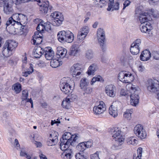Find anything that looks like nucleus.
Returning a JSON list of instances; mask_svg holds the SVG:
<instances>
[{"label": "nucleus", "instance_id": "2", "mask_svg": "<svg viewBox=\"0 0 159 159\" xmlns=\"http://www.w3.org/2000/svg\"><path fill=\"white\" fill-rule=\"evenodd\" d=\"M109 132L112 135L113 139L116 141V144L114 146L117 147L121 145L124 141L123 132L120 128L115 127L110 129Z\"/></svg>", "mask_w": 159, "mask_h": 159}, {"label": "nucleus", "instance_id": "38", "mask_svg": "<svg viewBox=\"0 0 159 159\" xmlns=\"http://www.w3.org/2000/svg\"><path fill=\"white\" fill-rule=\"evenodd\" d=\"M142 148H139L137 149V155H134L133 159H141L142 156Z\"/></svg>", "mask_w": 159, "mask_h": 159}, {"label": "nucleus", "instance_id": "62", "mask_svg": "<svg viewBox=\"0 0 159 159\" xmlns=\"http://www.w3.org/2000/svg\"><path fill=\"white\" fill-rule=\"evenodd\" d=\"M77 96L76 94H71L70 95V100H71L72 101H75L77 99Z\"/></svg>", "mask_w": 159, "mask_h": 159}, {"label": "nucleus", "instance_id": "19", "mask_svg": "<svg viewBox=\"0 0 159 159\" xmlns=\"http://www.w3.org/2000/svg\"><path fill=\"white\" fill-rule=\"evenodd\" d=\"M44 53V50L39 47L34 50L33 55L35 58H39Z\"/></svg>", "mask_w": 159, "mask_h": 159}, {"label": "nucleus", "instance_id": "17", "mask_svg": "<svg viewBox=\"0 0 159 159\" xmlns=\"http://www.w3.org/2000/svg\"><path fill=\"white\" fill-rule=\"evenodd\" d=\"M63 20V16L60 12V14H58L57 17H56V18L52 19V24L54 26H59L62 24Z\"/></svg>", "mask_w": 159, "mask_h": 159}, {"label": "nucleus", "instance_id": "18", "mask_svg": "<svg viewBox=\"0 0 159 159\" xmlns=\"http://www.w3.org/2000/svg\"><path fill=\"white\" fill-rule=\"evenodd\" d=\"M151 53L148 50H145L143 51L140 56V59L143 61L148 60L150 58Z\"/></svg>", "mask_w": 159, "mask_h": 159}, {"label": "nucleus", "instance_id": "39", "mask_svg": "<svg viewBox=\"0 0 159 159\" xmlns=\"http://www.w3.org/2000/svg\"><path fill=\"white\" fill-rule=\"evenodd\" d=\"M104 80L100 75H98L97 76L93 77L90 82V84L91 85H93L95 82L97 81H103Z\"/></svg>", "mask_w": 159, "mask_h": 159}, {"label": "nucleus", "instance_id": "54", "mask_svg": "<svg viewBox=\"0 0 159 159\" xmlns=\"http://www.w3.org/2000/svg\"><path fill=\"white\" fill-rule=\"evenodd\" d=\"M152 55L154 59L156 60H159V52H154L152 53Z\"/></svg>", "mask_w": 159, "mask_h": 159}, {"label": "nucleus", "instance_id": "20", "mask_svg": "<svg viewBox=\"0 0 159 159\" xmlns=\"http://www.w3.org/2000/svg\"><path fill=\"white\" fill-rule=\"evenodd\" d=\"M80 49L78 45L75 44L73 45L70 50V55L75 56L79 53Z\"/></svg>", "mask_w": 159, "mask_h": 159}, {"label": "nucleus", "instance_id": "53", "mask_svg": "<svg viewBox=\"0 0 159 159\" xmlns=\"http://www.w3.org/2000/svg\"><path fill=\"white\" fill-rule=\"evenodd\" d=\"M91 159H100L99 157L98 152H97L90 156Z\"/></svg>", "mask_w": 159, "mask_h": 159}, {"label": "nucleus", "instance_id": "35", "mask_svg": "<svg viewBox=\"0 0 159 159\" xmlns=\"http://www.w3.org/2000/svg\"><path fill=\"white\" fill-rule=\"evenodd\" d=\"M132 112L133 111L132 109H127L126 111L124 113V117L127 120H130L131 118V114L132 113Z\"/></svg>", "mask_w": 159, "mask_h": 159}, {"label": "nucleus", "instance_id": "46", "mask_svg": "<svg viewBox=\"0 0 159 159\" xmlns=\"http://www.w3.org/2000/svg\"><path fill=\"white\" fill-rule=\"evenodd\" d=\"M75 157L76 159H86L87 158V156L84 154L83 152L77 153Z\"/></svg>", "mask_w": 159, "mask_h": 159}, {"label": "nucleus", "instance_id": "34", "mask_svg": "<svg viewBox=\"0 0 159 159\" xmlns=\"http://www.w3.org/2000/svg\"><path fill=\"white\" fill-rule=\"evenodd\" d=\"M12 89L16 93H18L21 90V85L19 83H17L12 85Z\"/></svg>", "mask_w": 159, "mask_h": 159}, {"label": "nucleus", "instance_id": "56", "mask_svg": "<svg viewBox=\"0 0 159 159\" xmlns=\"http://www.w3.org/2000/svg\"><path fill=\"white\" fill-rule=\"evenodd\" d=\"M58 14H60V12L55 11L52 13L50 16L52 19H55L56 17H57Z\"/></svg>", "mask_w": 159, "mask_h": 159}, {"label": "nucleus", "instance_id": "43", "mask_svg": "<svg viewBox=\"0 0 159 159\" xmlns=\"http://www.w3.org/2000/svg\"><path fill=\"white\" fill-rule=\"evenodd\" d=\"M86 34H83V33L79 32H78L77 36V40L79 41H83L86 36Z\"/></svg>", "mask_w": 159, "mask_h": 159}, {"label": "nucleus", "instance_id": "14", "mask_svg": "<svg viewBox=\"0 0 159 159\" xmlns=\"http://www.w3.org/2000/svg\"><path fill=\"white\" fill-rule=\"evenodd\" d=\"M71 71H72V75L73 77L79 76L82 73V70L81 65L79 63L74 64L71 68Z\"/></svg>", "mask_w": 159, "mask_h": 159}, {"label": "nucleus", "instance_id": "37", "mask_svg": "<svg viewBox=\"0 0 159 159\" xmlns=\"http://www.w3.org/2000/svg\"><path fill=\"white\" fill-rule=\"evenodd\" d=\"M85 145L84 142H82L77 145L76 148L79 151L83 152L87 148Z\"/></svg>", "mask_w": 159, "mask_h": 159}, {"label": "nucleus", "instance_id": "9", "mask_svg": "<svg viewBox=\"0 0 159 159\" xmlns=\"http://www.w3.org/2000/svg\"><path fill=\"white\" fill-rule=\"evenodd\" d=\"M106 110V105L103 101H100L99 104L97 106H95L93 108V112L96 115L103 113Z\"/></svg>", "mask_w": 159, "mask_h": 159}, {"label": "nucleus", "instance_id": "25", "mask_svg": "<svg viewBox=\"0 0 159 159\" xmlns=\"http://www.w3.org/2000/svg\"><path fill=\"white\" fill-rule=\"evenodd\" d=\"M134 80V75L131 73L127 72L125 75V78L123 83H129L132 82Z\"/></svg>", "mask_w": 159, "mask_h": 159}, {"label": "nucleus", "instance_id": "22", "mask_svg": "<svg viewBox=\"0 0 159 159\" xmlns=\"http://www.w3.org/2000/svg\"><path fill=\"white\" fill-rule=\"evenodd\" d=\"M38 3V4L41 7L40 9V10L42 11V13H47L48 10V2L47 1L46 2H43L42 3L40 0V2Z\"/></svg>", "mask_w": 159, "mask_h": 159}, {"label": "nucleus", "instance_id": "32", "mask_svg": "<svg viewBox=\"0 0 159 159\" xmlns=\"http://www.w3.org/2000/svg\"><path fill=\"white\" fill-rule=\"evenodd\" d=\"M62 61H60L58 60L53 59L50 61V66L53 68H56L61 65Z\"/></svg>", "mask_w": 159, "mask_h": 159}, {"label": "nucleus", "instance_id": "50", "mask_svg": "<svg viewBox=\"0 0 159 159\" xmlns=\"http://www.w3.org/2000/svg\"><path fill=\"white\" fill-rule=\"evenodd\" d=\"M84 142L87 148H89L92 146L93 143L91 140L88 141H85Z\"/></svg>", "mask_w": 159, "mask_h": 159}, {"label": "nucleus", "instance_id": "64", "mask_svg": "<svg viewBox=\"0 0 159 159\" xmlns=\"http://www.w3.org/2000/svg\"><path fill=\"white\" fill-rule=\"evenodd\" d=\"M120 94L121 95L125 96L126 94V92L124 89H121L120 91Z\"/></svg>", "mask_w": 159, "mask_h": 159}, {"label": "nucleus", "instance_id": "15", "mask_svg": "<svg viewBox=\"0 0 159 159\" xmlns=\"http://www.w3.org/2000/svg\"><path fill=\"white\" fill-rule=\"evenodd\" d=\"M115 87L112 84L107 85L105 88V92L106 94L110 97H114L115 96Z\"/></svg>", "mask_w": 159, "mask_h": 159}, {"label": "nucleus", "instance_id": "5", "mask_svg": "<svg viewBox=\"0 0 159 159\" xmlns=\"http://www.w3.org/2000/svg\"><path fill=\"white\" fill-rule=\"evenodd\" d=\"M70 78L64 77L61 80L60 87L61 90L65 94L69 96L70 92Z\"/></svg>", "mask_w": 159, "mask_h": 159}, {"label": "nucleus", "instance_id": "23", "mask_svg": "<svg viewBox=\"0 0 159 159\" xmlns=\"http://www.w3.org/2000/svg\"><path fill=\"white\" fill-rule=\"evenodd\" d=\"M61 143L60 144V149L63 151L65 152L66 151H70L69 148L70 145L69 143L70 141H61Z\"/></svg>", "mask_w": 159, "mask_h": 159}, {"label": "nucleus", "instance_id": "30", "mask_svg": "<svg viewBox=\"0 0 159 159\" xmlns=\"http://www.w3.org/2000/svg\"><path fill=\"white\" fill-rule=\"evenodd\" d=\"M137 138L134 137H131L128 138L126 139L127 143L129 145H136L138 143Z\"/></svg>", "mask_w": 159, "mask_h": 159}, {"label": "nucleus", "instance_id": "31", "mask_svg": "<svg viewBox=\"0 0 159 159\" xmlns=\"http://www.w3.org/2000/svg\"><path fill=\"white\" fill-rule=\"evenodd\" d=\"M69 97V96L68 95L66 98L63 99L61 103V105L63 108L66 109H69L70 107V98Z\"/></svg>", "mask_w": 159, "mask_h": 159}, {"label": "nucleus", "instance_id": "21", "mask_svg": "<svg viewBox=\"0 0 159 159\" xmlns=\"http://www.w3.org/2000/svg\"><path fill=\"white\" fill-rule=\"evenodd\" d=\"M44 53L45 57L47 60H51L52 59L54 56V53L52 49H49L47 50V49L44 50Z\"/></svg>", "mask_w": 159, "mask_h": 159}, {"label": "nucleus", "instance_id": "47", "mask_svg": "<svg viewBox=\"0 0 159 159\" xmlns=\"http://www.w3.org/2000/svg\"><path fill=\"white\" fill-rule=\"evenodd\" d=\"M70 134L69 133H65L63 135L61 139H60V141H70V138H69V135Z\"/></svg>", "mask_w": 159, "mask_h": 159}, {"label": "nucleus", "instance_id": "40", "mask_svg": "<svg viewBox=\"0 0 159 159\" xmlns=\"http://www.w3.org/2000/svg\"><path fill=\"white\" fill-rule=\"evenodd\" d=\"M85 57L89 60L92 59L93 57V52L91 50H88L85 53Z\"/></svg>", "mask_w": 159, "mask_h": 159}, {"label": "nucleus", "instance_id": "24", "mask_svg": "<svg viewBox=\"0 0 159 159\" xmlns=\"http://www.w3.org/2000/svg\"><path fill=\"white\" fill-rule=\"evenodd\" d=\"M98 69L97 65L95 63H93L89 67L87 73L89 75H93Z\"/></svg>", "mask_w": 159, "mask_h": 159}, {"label": "nucleus", "instance_id": "3", "mask_svg": "<svg viewBox=\"0 0 159 159\" xmlns=\"http://www.w3.org/2000/svg\"><path fill=\"white\" fill-rule=\"evenodd\" d=\"M147 89L152 93H156V98L159 100V82L157 80H149L147 84Z\"/></svg>", "mask_w": 159, "mask_h": 159}, {"label": "nucleus", "instance_id": "42", "mask_svg": "<svg viewBox=\"0 0 159 159\" xmlns=\"http://www.w3.org/2000/svg\"><path fill=\"white\" fill-rule=\"evenodd\" d=\"M32 64H30V66L29 69V70L23 73V75L25 77H27L29 75L32 73L34 71V69Z\"/></svg>", "mask_w": 159, "mask_h": 159}, {"label": "nucleus", "instance_id": "59", "mask_svg": "<svg viewBox=\"0 0 159 159\" xmlns=\"http://www.w3.org/2000/svg\"><path fill=\"white\" fill-rule=\"evenodd\" d=\"M12 3H13L16 5H18L23 3V0H12Z\"/></svg>", "mask_w": 159, "mask_h": 159}, {"label": "nucleus", "instance_id": "52", "mask_svg": "<svg viewBox=\"0 0 159 159\" xmlns=\"http://www.w3.org/2000/svg\"><path fill=\"white\" fill-rule=\"evenodd\" d=\"M58 133L55 131H54L52 133V134H50V137H51L52 139H58Z\"/></svg>", "mask_w": 159, "mask_h": 159}, {"label": "nucleus", "instance_id": "4", "mask_svg": "<svg viewBox=\"0 0 159 159\" xmlns=\"http://www.w3.org/2000/svg\"><path fill=\"white\" fill-rule=\"evenodd\" d=\"M131 94L130 102L131 105L136 106L139 102V97L138 94V91L135 85H131L129 87Z\"/></svg>", "mask_w": 159, "mask_h": 159}, {"label": "nucleus", "instance_id": "1", "mask_svg": "<svg viewBox=\"0 0 159 159\" xmlns=\"http://www.w3.org/2000/svg\"><path fill=\"white\" fill-rule=\"evenodd\" d=\"M18 43L13 40H8L5 43L2 48L4 56L7 57L12 54L17 46Z\"/></svg>", "mask_w": 159, "mask_h": 159}, {"label": "nucleus", "instance_id": "8", "mask_svg": "<svg viewBox=\"0 0 159 159\" xmlns=\"http://www.w3.org/2000/svg\"><path fill=\"white\" fill-rule=\"evenodd\" d=\"M134 131L135 135L140 139H144L146 137V131L142 125H136L134 128Z\"/></svg>", "mask_w": 159, "mask_h": 159}, {"label": "nucleus", "instance_id": "48", "mask_svg": "<svg viewBox=\"0 0 159 159\" xmlns=\"http://www.w3.org/2000/svg\"><path fill=\"white\" fill-rule=\"evenodd\" d=\"M89 29L88 27L87 26H84L80 29V30L79 32L83 33V34H86V35L89 32Z\"/></svg>", "mask_w": 159, "mask_h": 159}, {"label": "nucleus", "instance_id": "27", "mask_svg": "<svg viewBox=\"0 0 159 159\" xmlns=\"http://www.w3.org/2000/svg\"><path fill=\"white\" fill-rule=\"evenodd\" d=\"M78 134H74L71 135L70 137V145L74 147L76 146L78 143L77 140L78 138Z\"/></svg>", "mask_w": 159, "mask_h": 159}, {"label": "nucleus", "instance_id": "61", "mask_svg": "<svg viewBox=\"0 0 159 159\" xmlns=\"http://www.w3.org/2000/svg\"><path fill=\"white\" fill-rule=\"evenodd\" d=\"M119 3L118 2H116L113 5L112 10H118L119 8Z\"/></svg>", "mask_w": 159, "mask_h": 159}, {"label": "nucleus", "instance_id": "26", "mask_svg": "<svg viewBox=\"0 0 159 159\" xmlns=\"http://www.w3.org/2000/svg\"><path fill=\"white\" fill-rule=\"evenodd\" d=\"M109 112L112 116L115 118L118 116L117 108L113 105L110 106L109 109Z\"/></svg>", "mask_w": 159, "mask_h": 159}, {"label": "nucleus", "instance_id": "33", "mask_svg": "<svg viewBox=\"0 0 159 159\" xmlns=\"http://www.w3.org/2000/svg\"><path fill=\"white\" fill-rule=\"evenodd\" d=\"M89 84L88 80L86 78L82 79L80 81V86L82 89H84Z\"/></svg>", "mask_w": 159, "mask_h": 159}, {"label": "nucleus", "instance_id": "51", "mask_svg": "<svg viewBox=\"0 0 159 159\" xmlns=\"http://www.w3.org/2000/svg\"><path fill=\"white\" fill-rule=\"evenodd\" d=\"M64 154V156L63 157V159H70V151H66L64 152L63 153L62 155Z\"/></svg>", "mask_w": 159, "mask_h": 159}, {"label": "nucleus", "instance_id": "6", "mask_svg": "<svg viewBox=\"0 0 159 159\" xmlns=\"http://www.w3.org/2000/svg\"><path fill=\"white\" fill-rule=\"evenodd\" d=\"M97 37L99 43L103 51L105 50L106 48L104 46V43L105 40V32L104 30L100 28L98 29L97 32Z\"/></svg>", "mask_w": 159, "mask_h": 159}, {"label": "nucleus", "instance_id": "16", "mask_svg": "<svg viewBox=\"0 0 159 159\" xmlns=\"http://www.w3.org/2000/svg\"><path fill=\"white\" fill-rule=\"evenodd\" d=\"M152 29V27L150 23L147 22L146 24L142 25L140 26V30L143 33L149 34V32Z\"/></svg>", "mask_w": 159, "mask_h": 159}, {"label": "nucleus", "instance_id": "28", "mask_svg": "<svg viewBox=\"0 0 159 159\" xmlns=\"http://www.w3.org/2000/svg\"><path fill=\"white\" fill-rule=\"evenodd\" d=\"M27 17L21 14H20V16L19 21H18V25H24L26 24L27 23Z\"/></svg>", "mask_w": 159, "mask_h": 159}, {"label": "nucleus", "instance_id": "58", "mask_svg": "<svg viewBox=\"0 0 159 159\" xmlns=\"http://www.w3.org/2000/svg\"><path fill=\"white\" fill-rule=\"evenodd\" d=\"M141 43V40L140 39H137L132 44H134L135 45L139 47Z\"/></svg>", "mask_w": 159, "mask_h": 159}, {"label": "nucleus", "instance_id": "41", "mask_svg": "<svg viewBox=\"0 0 159 159\" xmlns=\"http://www.w3.org/2000/svg\"><path fill=\"white\" fill-rule=\"evenodd\" d=\"M22 96L21 97V99H22V101H23L24 100H27V98L28 96L29 93L28 92L27 90H23L22 92Z\"/></svg>", "mask_w": 159, "mask_h": 159}, {"label": "nucleus", "instance_id": "55", "mask_svg": "<svg viewBox=\"0 0 159 159\" xmlns=\"http://www.w3.org/2000/svg\"><path fill=\"white\" fill-rule=\"evenodd\" d=\"M26 25L25 24L24 25H19L21 28L20 30L24 33L26 32L28 30L27 27L26 26Z\"/></svg>", "mask_w": 159, "mask_h": 159}, {"label": "nucleus", "instance_id": "13", "mask_svg": "<svg viewBox=\"0 0 159 159\" xmlns=\"http://www.w3.org/2000/svg\"><path fill=\"white\" fill-rule=\"evenodd\" d=\"M136 14L139 15V20L141 24L147 23L148 21L150 20V17L149 15L147 13L143 11H138Z\"/></svg>", "mask_w": 159, "mask_h": 159}, {"label": "nucleus", "instance_id": "63", "mask_svg": "<svg viewBox=\"0 0 159 159\" xmlns=\"http://www.w3.org/2000/svg\"><path fill=\"white\" fill-rule=\"evenodd\" d=\"M130 2L128 0H126L124 3V7L123 9H124L126 7L128 6L130 4Z\"/></svg>", "mask_w": 159, "mask_h": 159}, {"label": "nucleus", "instance_id": "45", "mask_svg": "<svg viewBox=\"0 0 159 159\" xmlns=\"http://www.w3.org/2000/svg\"><path fill=\"white\" fill-rule=\"evenodd\" d=\"M33 41V44L34 45L39 44L42 41V39L41 38L33 37L32 39Z\"/></svg>", "mask_w": 159, "mask_h": 159}, {"label": "nucleus", "instance_id": "60", "mask_svg": "<svg viewBox=\"0 0 159 159\" xmlns=\"http://www.w3.org/2000/svg\"><path fill=\"white\" fill-rule=\"evenodd\" d=\"M26 152L24 148H22L20 150V156L22 157H25L26 155Z\"/></svg>", "mask_w": 159, "mask_h": 159}, {"label": "nucleus", "instance_id": "57", "mask_svg": "<svg viewBox=\"0 0 159 159\" xmlns=\"http://www.w3.org/2000/svg\"><path fill=\"white\" fill-rule=\"evenodd\" d=\"M84 91L87 93H91L93 91V89L91 88L88 87L85 88L84 89H83Z\"/></svg>", "mask_w": 159, "mask_h": 159}, {"label": "nucleus", "instance_id": "36", "mask_svg": "<svg viewBox=\"0 0 159 159\" xmlns=\"http://www.w3.org/2000/svg\"><path fill=\"white\" fill-rule=\"evenodd\" d=\"M67 52V51L66 49L61 48V49L58 50L57 54L59 55L60 57L63 58L66 56Z\"/></svg>", "mask_w": 159, "mask_h": 159}, {"label": "nucleus", "instance_id": "49", "mask_svg": "<svg viewBox=\"0 0 159 159\" xmlns=\"http://www.w3.org/2000/svg\"><path fill=\"white\" fill-rule=\"evenodd\" d=\"M45 29V25L41 23L39 24L36 28L37 31L41 32L43 31Z\"/></svg>", "mask_w": 159, "mask_h": 159}, {"label": "nucleus", "instance_id": "12", "mask_svg": "<svg viewBox=\"0 0 159 159\" xmlns=\"http://www.w3.org/2000/svg\"><path fill=\"white\" fill-rule=\"evenodd\" d=\"M12 2L11 0L5 1L3 6L4 12L6 14H12L13 12V9L12 7Z\"/></svg>", "mask_w": 159, "mask_h": 159}, {"label": "nucleus", "instance_id": "7", "mask_svg": "<svg viewBox=\"0 0 159 159\" xmlns=\"http://www.w3.org/2000/svg\"><path fill=\"white\" fill-rule=\"evenodd\" d=\"M97 37L99 43L103 51L105 50L106 48L104 46V43L105 40V32L104 30L100 28L98 29L97 32Z\"/></svg>", "mask_w": 159, "mask_h": 159}, {"label": "nucleus", "instance_id": "10", "mask_svg": "<svg viewBox=\"0 0 159 159\" xmlns=\"http://www.w3.org/2000/svg\"><path fill=\"white\" fill-rule=\"evenodd\" d=\"M19 16L20 14H13L7 21L6 23L7 27L11 25V26H14V28H16V25L18 24Z\"/></svg>", "mask_w": 159, "mask_h": 159}, {"label": "nucleus", "instance_id": "29", "mask_svg": "<svg viewBox=\"0 0 159 159\" xmlns=\"http://www.w3.org/2000/svg\"><path fill=\"white\" fill-rule=\"evenodd\" d=\"M131 53L134 55L138 54L139 52V47L135 45L134 44H131L130 48Z\"/></svg>", "mask_w": 159, "mask_h": 159}, {"label": "nucleus", "instance_id": "44", "mask_svg": "<svg viewBox=\"0 0 159 159\" xmlns=\"http://www.w3.org/2000/svg\"><path fill=\"white\" fill-rule=\"evenodd\" d=\"M126 72L124 71H121L118 74V79L122 82H123L125 78V75L126 74Z\"/></svg>", "mask_w": 159, "mask_h": 159}, {"label": "nucleus", "instance_id": "11", "mask_svg": "<svg viewBox=\"0 0 159 159\" xmlns=\"http://www.w3.org/2000/svg\"><path fill=\"white\" fill-rule=\"evenodd\" d=\"M57 39L61 43L67 42L70 43V34H67L64 31H60L57 34Z\"/></svg>", "mask_w": 159, "mask_h": 159}]
</instances>
